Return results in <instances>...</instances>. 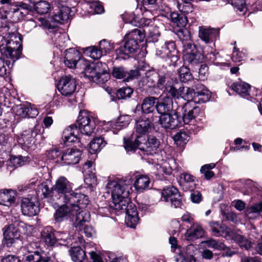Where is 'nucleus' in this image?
<instances>
[{
    "instance_id": "f8f14e48",
    "label": "nucleus",
    "mask_w": 262,
    "mask_h": 262,
    "mask_svg": "<svg viewBox=\"0 0 262 262\" xmlns=\"http://www.w3.org/2000/svg\"><path fill=\"white\" fill-rule=\"evenodd\" d=\"M57 89L60 93L63 96H71L76 88V80L71 76L62 77L59 80Z\"/></svg>"
},
{
    "instance_id": "4c0bfd02",
    "label": "nucleus",
    "mask_w": 262,
    "mask_h": 262,
    "mask_svg": "<svg viewBox=\"0 0 262 262\" xmlns=\"http://www.w3.org/2000/svg\"><path fill=\"white\" fill-rule=\"evenodd\" d=\"M36 194L38 198H47L54 195L53 187L51 188L46 183L38 185Z\"/></svg>"
},
{
    "instance_id": "09e8293b",
    "label": "nucleus",
    "mask_w": 262,
    "mask_h": 262,
    "mask_svg": "<svg viewBox=\"0 0 262 262\" xmlns=\"http://www.w3.org/2000/svg\"><path fill=\"white\" fill-rule=\"evenodd\" d=\"M84 53L87 56L94 59H99L102 56V51L99 48L96 46H91L86 48Z\"/></svg>"
},
{
    "instance_id": "c03bdc74",
    "label": "nucleus",
    "mask_w": 262,
    "mask_h": 262,
    "mask_svg": "<svg viewBox=\"0 0 262 262\" xmlns=\"http://www.w3.org/2000/svg\"><path fill=\"white\" fill-rule=\"evenodd\" d=\"M29 158L21 156H11L9 159V166L17 168L20 167L28 162Z\"/></svg>"
},
{
    "instance_id": "680f3d73",
    "label": "nucleus",
    "mask_w": 262,
    "mask_h": 262,
    "mask_svg": "<svg viewBox=\"0 0 262 262\" xmlns=\"http://www.w3.org/2000/svg\"><path fill=\"white\" fill-rule=\"evenodd\" d=\"M196 96V90L188 88L185 93V95L183 96L185 100H187V102H192L193 103H195Z\"/></svg>"
},
{
    "instance_id": "dca6fc26",
    "label": "nucleus",
    "mask_w": 262,
    "mask_h": 262,
    "mask_svg": "<svg viewBox=\"0 0 262 262\" xmlns=\"http://www.w3.org/2000/svg\"><path fill=\"white\" fill-rule=\"evenodd\" d=\"M99 67V63H97L95 64L94 63H90L89 66L83 72L84 76L88 77L90 80L94 82H102L103 80L102 77L104 76L107 81L108 77V75L104 73H101L97 69V67Z\"/></svg>"
},
{
    "instance_id": "a18cd8bd",
    "label": "nucleus",
    "mask_w": 262,
    "mask_h": 262,
    "mask_svg": "<svg viewBox=\"0 0 262 262\" xmlns=\"http://www.w3.org/2000/svg\"><path fill=\"white\" fill-rule=\"evenodd\" d=\"M179 192L177 188L173 186H169L164 188L162 192V199L165 202H168L170 199L179 196Z\"/></svg>"
},
{
    "instance_id": "1a4fd4ad",
    "label": "nucleus",
    "mask_w": 262,
    "mask_h": 262,
    "mask_svg": "<svg viewBox=\"0 0 262 262\" xmlns=\"http://www.w3.org/2000/svg\"><path fill=\"white\" fill-rule=\"evenodd\" d=\"M25 224L19 221H15L13 223L5 226L3 228L4 244H13L18 241L20 236V228H23Z\"/></svg>"
},
{
    "instance_id": "f704fd0d",
    "label": "nucleus",
    "mask_w": 262,
    "mask_h": 262,
    "mask_svg": "<svg viewBox=\"0 0 262 262\" xmlns=\"http://www.w3.org/2000/svg\"><path fill=\"white\" fill-rule=\"evenodd\" d=\"M157 98L152 97H147L145 98L142 101L141 104L142 112L144 114H149L155 110V105Z\"/></svg>"
},
{
    "instance_id": "9b49d317",
    "label": "nucleus",
    "mask_w": 262,
    "mask_h": 262,
    "mask_svg": "<svg viewBox=\"0 0 262 262\" xmlns=\"http://www.w3.org/2000/svg\"><path fill=\"white\" fill-rule=\"evenodd\" d=\"M218 230L219 235L227 240L234 241L240 246H248L250 244L249 241L243 235L234 233L225 225L219 223Z\"/></svg>"
},
{
    "instance_id": "9d476101",
    "label": "nucleus",
    "mask_w": 262,
    "mask_h": 262,
    "mask_svg": "<svg viewBox=\"0 0 262 262\" xmlns=\"http://www.w3.org/2000/svg\"><path fill=\"white\" fill-rule=\"evenodd\" d=\"M41 128V125L36 124L32 129L23 131L21 137L18 139V143L23 149H34L35 137L40 133Z\"/></svg>"
},
{
    "instance_id": "13d9d810",
    "label": "nucleus",
    "mask_w": 262,
    "mask_h": 262,
    "mask_svg": "<svg viewBox=\"0 0 262 262\" xmlns=\"http://www.w3.org/2000/svg\"><path fill=\"white\" fill-rule=\"evenodd\" d=\"M99 48L102 51V54L104 52L106 54L109 53L114 49V45L106 40H102L99 42Z\"/></svg>"
},
{
    "instance_id": "c85d7f7f",
    "label": "nucleus",
    "mask_w": 262,
    "mask_h": 262,
    "mask_svg": "<svg viewBox=\"0 0 262 262\" xmlns=\"http://www.w3.org/2000/svg\"><path fill=\"white\" fill-rule=\"evenodd\" d=\"M195 89L196 90L195 103H201L209 101L211 97V93L204 85L197 83Z\"/></svg>"
},
{
    "instance_id": "393cba45",
    "label": "nucleus",
    "mask_w": 262,
    "mask_h": 262,
    "mask_svg": "<svg viewBox=\"0 0 262 262\" xmlns=\"http://www.w3.org/2000/svg\"><path fill=\"white\" fill-rule=\"evenodd\" d=\"M16 192L11 189L0 190V204L10 206L15 203Z\"/></svg>"
},
{
    "instance_id": "79ce46f5",
    "label": "nucleus",
    "mask_w": 262,
    "mask_h": 262,
    "mask_svg": "<svg viewBox=\"0 0 262 262\" xmlns=\"http://www.w3.org/2000/svg\"><path fill=\"white\" fill-rule=\"evenodd\" d=\"M150 183L149 178L144 175H139L137 177L134 186L138 191H142L148 188Z\"/></svg>"
},
{
    "instance_id": "774afa93",
    "label": "nucleus",
    "mask_w": 262,
    "mask_h": 262,
    "mask_svg": "<svg viewBox=\"0 0 262 262\" xmlns=\"http://www.w3.org/2000/svg\"><path fill=\"white\" fill-rule=\"evenodd\" d=\"M191 200L193 203H199L202 199V194L198 191H193L190 195Z\"/></svg>"
},
{
    "instance_id": "de8ad7c7",
    "label": "nucleus",
    "mask_w": 262,
    "mask_h": 262,
    "mask_svg": "<svg viewBox=\"0 0 262 262\" xmlns=\"http://www.w3.org/2000/svg\"><path fill=\"white\" fill-rule=\"evenodd\" d=\"M63 151L57 148H54L49 150L47 154L49 159L54 161L57 163L62 164V156Z\"/></svg>"
},
{
    "instance_id": "a19ab883",
    "label": "nucleus",
    "mask_w": 262,
    "mask_h": 262,
    "mask_svg": "<svg viewBox=\"0 0 262 262\" xmlns=\"http://www.w3.org/2000/svg\"><path fill=\"white\" fill-rule=\"evenodd\" d=\"M184 88L175 85L167 84L165 85V91L173 99H179L182 97Z\"/></svg>"
},
{
    "instance_id": "39448f33",
    "label": "nucleus",
    "mask_w": 262,
    "mask_h": 262,
    "mask_svg": "<svg viewBox=\"0 0 262 262\" xmlns=\"http://www.w3.org/2000/svg\"><path fill=\"white\" fill-rule=\"evenodd\" d=\"M54 196L60 203H67L72 194L73 184L64 177H60L53 186Z\"/></svg>"
},
{
    "instance_id": "ddd939ff",
    "label": "nucleus",
    "mask_w": 262,
    "mask_h": 262,
    "mask_svg": "<svg viewBox=\"0 0 262 262\" xmlns=\"http://www.w3.org/2000/svg\"><path fill=\"white\" fill-rule=\"evenodd\" d=\"M152 121L145 116H142L136 120L134 129L138 137H145L152 128Z\"/></svg>"
},
{
    "instance_id": "5701e85b",
    "label": "nucleus",
    "mask_w": 262,
    "mask_h": 262,
    "mask_svg": "<svg viewBox=\"0 0 262 262\" xmlns=\"http://www.w3.org/2000/svg\"><path fill=\"white\" fill-rule=\"evenodd\" d=\"M56 211L54 218L56 222H60L68 217L75 215V211L68 203H63Z\"/></svg>"
},
{
    "instance_id": "0e129e2a",
    "label": "nucleus",
    "mask_w": 262,
    "mask_h": 262,
    "mask_svg": "<svg viewBox=\"0 0 262 262\" xmlns=\"http://www.w3.org/2000/svg\"><path fill=\"white\" fill-rule=\"evenodd\" d=\"M189 135L185 132H180L174 136L176 141H180L183 143H186L189 140Z\"/></svg>"
},
{
    "instance_id": "4be33fe9",
    "label": "nucleus",
    "mask_w": 262,
    "mask_h": 262,
    "mask_svg": "<svg viewBox=\"0 0 262 262\" xmlns=\"http://www.w3.org/2000/svg\"><path fill=\"white\" fill-rule=\"evenodd\" d=\"M219 35V30L214 28H206L201 27L199 28V36L206 43L213 42Z\"/></svg>"
},
{
    "instance_id": "e2e57ef3",
    "label": "nucleus",
    "mask_w": 262,
    "mask_h": 262,
    "mask_svg": "<svg viewBox=\"0 0 262 262\" xmlns=\"http://www.w3.org/2000/svg\"><path fill=\"white\" fill-rule=\"evenodd\" d=\"M89 64L90 62L85 59L81 58L80 55L79 56L77 62H76V67L74 68L82 70L83 72Z\"/></svg>"
},
{
    "instance_id": "864d4df0",
    "label": "nucleus",
    "mask_w": 262,
    "mask_h": 262,
    "mask_svg": "<svg viewBox=\"0 0 262 262\" xmlns=\"http://www.w3.org/2000/svg\"><path fill=\"white\" fill-rule=\"evenodd\" d=\"M13 138L8 133L0 134V145L5 147L4 150L9 149L11 145Z\"/></svg>"
},
{
    "instance_id": "bf43d9fd",
    "label": "nucleus",
    "mask_w": 262,
    "mask_h": 262,
    "mask_svg": "<svg viewBox=\"0 0 262 262\" xmlns=\"http://www.w3.org/2000/svg\"><path fill=\"white\" fill-rule=\"evenodd\" d=\"M169 78L168 75L164 74L163 75H159L158 77V80L157 83V87L162 90L163 88L165 89V85L166 84H170Z\"/></svg>"
},
{
    "instance_id": "4d7b16f0",
    "label": "nucleus",
    "mask_w": 262,
    "mask_h": 262,
    "mask_svg": "<svg viewBox=\"0 0 262 262\" xmlns=\"http://www.w3.org/2000/svg\"><path fill=\"white\" fill-rule=\"evenodd\" d=\"M127 71L123 67L114 68L112 72L113 76L117 79H124L126 81Z\"/></svg>"
},
{
    "instance_id": "a211bd4d",
    "label": "nucleus",
    "mask_w": 262,
    "mask_h": 262,
    "mask_svg": "<svg viewBox=\"0 0 262 262\" xmlns=\"http://www.w3.org/2000/svg\"><path fill=\"white\" fill-rule=\"evenodd\" d=\"M159 121L161 126L165 129H172L182 125L177 113L164 114L160 117Z\"/></svg>"
},
{
    "instance_id": "412c9836",
    "label": "nucleus",
    "mask_w": 262,
    "mask_h": 262,
    "mask_svg": "<svg viewBox=\"0 0 262 262\" xmlns=\"http://www.w3.org/2000/svg\"><path fill=\"white\" fill-rule=\"evenodd\" d=\"M124 147L127 152H134L137 148L141 150L142 142L145 141V138L132 135L129 137H124Z\"/></svg>"
},
{
    "instance_id": "6e6d98bb",
    "label": "nucleus",
    "mask_w": 262,
    "mask_h": 262,
    "mask_svg": "<svg viewBox=\"0 0 262 262\" xmlns=\"http://www.w3.org/2000/svg\"><path fill=\"white\" fill-rule=\"evenodd\" d=\"M133 92V90L130 88H122L117 91L116 96L118 99H125L130 97Z\"/></svg>"
},
{
    "instance_id": "6ab92c4d",
    "label": "nucleus",
    "mask_w": 262,
    "mask_h": 262,
    "mask_svg": "<svg viewBox=\"0 0 262 262\" xmlns=\"http://www.w3.org/2000/svg\"><path fill=\"white\" fill-rule=\"evenodd\" d=\"M17 116L21 118H35L38 114V110L30 104H20L13 107Z\"/></svg>"
},
{
    "instance_id": "72a5a7b5",
    "label": "nucleus",
    "mask_w": 262,
    "mask_h": 262,
    "mask_svg": "<svg viewBox=\"0 0 262 262\" xmlns=\"http://www.w3.org/2000/svg\"><path fill=\"white\" fill-rule=\"evenodd\" d=\"M41 238L47 246H54L56 238L51 227H47L41 232Z\"/></svg>"
},
{
    "instance_id": "bb28decb",
    "label": "nucleus",
    "mask_w": 262,
    "mask_h": 262,
    "mask_svg": "<svg viewBox=\"0 0 262 262\" xmlns=\"http://www.w3.org/2000/svg\"><path fill=\"white\" fill-rule=\"evenodd\" d=\"M204 233V230L200 224L193 223L191 227L187 230L185 234V238L189 241H194L201 237Z\"/></svg>"
},
{
    "instance_id": "4468645a",
    "label": "nucleus",
    "mask_w": 262,
    "mask_h": 262,
    "mask_svg": "<svg viewBox=\"0 0 262 262\" xmlns=\"http://www.w3.org/2000/svg\"><path fill=\"white\" fill-rule=\"evenodd\" d=\"M21 210L23 214L29 216L36 215L39 209L35 199L32 198H23L21 202Z\"/></svg>"
},
{
    "instance_id": "338daca9",
    "label": "nucleus",
    "mask_w": 262,
    "mask_h": 262,
    "mask_svg": "<svg viewBox=\"0 0 262 262\" xmlns=\"http://www.w3.org/2000/svg\"><path fill=\"white\" fill-rule=\"evenodd\" d=\"M234 50L233 52L232 55V61L235 62L242 61L245 57L244 53L239 51L238 49H236V47H234Z\"/></svg>"
},
{
    "instance_id": "0eeeda50",
    "label": "nucleus",
    "mask_w": 262,
    "mask_h": 262,
    "mask_svg": "<svg viewBox=\"0 0 262 262\" xmlns=\"http://www.w3.org/2000/svg\"><path fill=\"white\" fill-rule=\"evenodd\" d=\"M181 109L182 115L184 124L186 126L185 127L189 134H195L196 127L194 124H189V122L194 119L199 115L200 109L198 106L193 105L192 102H187L184 105L179 107Z\"/></svg>"
},
{
    "instance_id": "6e6552de",
    "label": "nucleus",
    "mask_w": 262,
    "mask_h": 262,
    "mask_svg": "<svg viewBox=\"0 0 262 262\" xmlns=\"http://www.w3.org/2000/svg\"><path fill=\"white\" fill-rule=\"evenodd\" d=\"M70 1L54 0L52 2L55 8L52 17L53 21L62 24L68 20L72 6L70 4Z\"/></svg>"
},
{
    "instance_id": "7ed1b4c3",
    "label": "nucleus",
    "mask_w": 262,
    "mask_h": 262,
    "mask_svg": "<svg viewBox=\"0 0 262 262\" xmlns=\"http://www.w3.org/2000/svg\"><path fill=\"white\" fill-rule=\"evenodd\" d=\"M106 188L108 193L111 192L112 203L110 206L113 209L115 206L120 205L123 200L128 199L130 188L129 181H111L108 183Z\"/></svg>"
},
{
    "instance_id": "473e14b6",
    "label": "nucleus",
    "mask_w": 262,
    "mask_h": 262,
    "mask_svg": "<svg viewBox=\"0 0 262 262\" xmlns=\"http://www.w3.org/2000/svg\"><path fill=\"white\" fill-rule=\"evenodd\" d=\"M231 88L237 94L242 97L249 95L250 86L247 83L238 81L232 84Z\"/></svg>"
},
{
    "instance_id": "e433bc0d",
    "label": "nucleus",
    "mask_w": 262,
    "mask_h": 262,
    "mask_svg": "<svg viewBox=\"0 0 262 262\" xmlns=\"http://www.w3.org/2000/svg\"><path fill=\"white\" fill-rule=\"evenodd\" d=\"M262 212V201L247 208L245 215L249 219H255Z\"/></svg>"
},
{
    "instance_id": "052dcab7",
    "label": "nucleus",
    "mask_w": 262,
    "mask_h": 262,
    "mask_svg": "<svg viewBox=\"0 0 262 262\" xmlns=\"http://www.w3.org/2000/svg\"><path fill=\"white\" fill-rule=\"evenodd\" d=\"M88 219H88L86 221L82 222V226L81 227V229H79L76 227V228L79 231H82V230H83V232L85 233V235L87 237H91L95 234V231L92 226L84 225V223L88 220Z\"/></svg>"
},
{
    "instance_id": "58836bf2",
    "label": "nucleus",
    "mask_w": 262,
    "mask_h": 262,
    "mask_svg": "<svg viewBox=\"0 0 262 262\" xmlns=\"http://www.w3.org/2000/svg\"><path fill=\"white\" fill-rule=\"evenodd\" d=\"M106 142L104 140V138L100 137L94 139L90 143V152L91 154H95L103 148L106 144Z\"/></svg>"
},
{
    "instance_id": "f3484780",
    "label": "nucleus",
    "mask_w": 262,
    "mask_h": 262,
    "mask_svg": "<svg viewBox=\"0 0 262 262\" xmlns=\"http://www.w3.org/2000/svg\"><path fill=\"white\" fill-rule=\"evenodd\" d=\"M81 152L76 148H68L63 152L62 165H70L78 163L80 160Z\"/></svg>"
},
{
    "instance_id": "2eb2a0df",
    "label": "nucleus",
    "mask_w": 262,
    "mask_h": 262,
    "mask_svg": "<svg viewBox=\"0 0 262 262\" xmlns=\"http://www.w3.org/2000/svg\"><path fill=\"white\" fill-rule=\"evenodd\" d=\"M184 60L190 63L196 64L199 62L201 54L198 53L195 46L191 42L186 43L183 48Z\"/></svg>"
},
{
    "instance_id": "f03ea898",
    "label": "nucleus",
    "mask_w": 262,
    "mask_h": 262,
    "mask_svg": "<svg viewBox=\"0 0 262 262\" xmlns=\"http://www.w3.org/2000/svg\"><path fill=\"white\" fill-rule=\"evenodd\" d=\"M67 203H69L75 211V227L81 229L82 222L89 218L90 214L85 211H80V209L85 208L89 204V201L88 196L81 193L72 192Z\"/></svg>"
},
{
    "instance_id": "423d86ee",
    "label": "nucleus",
    "mask_w": 262,
    "mask_h": 262,
    "mask_svg": "<svg viewBox=\"0 0 262 262\" xmlns=\"http://www.w3.org/2000/svg\"><path fill=\"white\" fill-rule=\"evenodd\" d=\"M114 209L120 211L125 210L126 214L125 223L128 227L135 228L139 222L138 213L136 207L129 199H126L121 202L120 205L114 206Z\"/></svg>"
},
{
    "instance_id": "5fc2aeb1",
    "label": "nucleus",
    "mask_w": 262,
    "mask_h": 262,
    "mask_svg": "<svg viewBox=\"0 0 262 262\" xmlns=\"http://www.w3.org/2000/svg\"><path fill=\"white\" fill-rule=\"evenodd\" d=\"M231 4L237 11L241 13V14L244 15L247 12V8L245 0H232Z\"/></svg>"
},
{
    "instance_id": "c9c22d12",
    "label": "nucleus",
    "mask_w": 262,
    "mask_h": 262,
    "mask_svg": "<svg viewBox=\"0 0 262 262\" xmlns=\"http://www.w3.org/2000/svg\"><path fill=\"white\" fill-rule=\"evenodd\" d=\"M69 252L74 262H83L86 257L85 252L81 247H71Z\"/></svg>"
},
{
    "instance_id": "3c124183",
    "label": "nucleus",
    "mask_w": 262,
    "mask_h": 262,
    "mask_svg": "<svg viewBox=\"0 0 262 262\" xmlns=\"http://www.w3.org/2000/svg\"><path fill=\"white\" fill-rule=\"evenodd\" d=\"M34 8L37 12L40 14L47 13L50 10L49 3L45 1H40L34 5Z\"/></svg>"
},
{
    "instance_id": "8fccbe9b",
    "label": "nucleus",
    "mask_w": 262,
    "mask_h": 262,
    "mask_svg": "<svg viewBox=\"0 0 262 262\" xmlns=\"http://www.w3.org/2000/svg\"><path fill=\"white\" fill-rule=\"evenodd\" d=\"M145 9H150L151 11L163 10V6L160 4L158 0H142Z\"/></svg>"
},
{
    "instance_id": "49530a36",
    "label": "nucleus",
    "mask_w": 262,
    "mask_h": 262,
    "mask_svg": "<svg viewBox=\"0 0 262 262\" xmlns=\"http://www.w3.org/2000/svg\"><path fill=\"white\" fill-rule=\"evenodd\" d=\"M181 178L183 179L184 182L183 186L186 190H190L192 191L194 188L195 185L194 177L188 173H183L181 176Z\"/></svg>"
},
{
    "instance_id": "aec40b11",
    "label": "nucleus",
    "mask_w": 262,
    "mask_h": 262,
    "mask_svg": "<svg viewBox=\"0 0 262 262\" xmlns=\"http://www.w3.org/2000/svg\"><path fill=\"white\" fill-rule=\"evenodd\" d=\"M171 249L173 252L178 254L179 257L176 258L177 262H183L186 259L189 260L190 262L196 261L190 247H171Z\"/></svg>"
},
{
    "instance_id": "603ef678",
    "label": "nucleus",
    "mask_w": 262,
    "mask_h": 262,
    "mask_svg": "<svg viewBox=\"0 0 262 262\" xmlns=\"http://www.w3.org/2000/svg\"><path fill=\"white\" fill-rule=\"evenodd\" d=\"M178 74L180 79L183 82H186L192 78V75L189 71V69L185 66H182L179 69Z\"/></svg>"
},
{
    "instance_id": "20e7f679",
    "label": "nucleus",
    "mask_w": 262,
    "mask_h": 262,
    "mask_svg": "<svg viewBox=\"0 0 262 262\" xmlns=\"http://www.w3.org/2000/svg\"><path fill=\"white\" fill-rule=\"evenodd\" d=\"M144 37V34L142 33L140 30L133 29L125 35L124 43L116 50L117 54L128 55L136 53L139 49L138 41H142Z\"/></svg>"
},
{
    "instance_id": "b1692460",
    "label": "nucleus",
    "mask_w": 262,
    "mask_h": 262,
    "mask_svg": "<svg viewBox=\"0 0 262 262\" xmlns=\"http://www.w3.org/2000/svg\"><path fill=\"white\" fill-rule=\"evenodd\" d=\"M172 100L169 96H165L158 100L155 105L157 112L161 116L168 114L172 109Z\"/></svg>"
},
{
    "instance_id": "cd10ccee",
    "label": "nucleus",
    "mask_w": 262,
    "mask_h": 262,
    "mask_svg": "<svg viewBox=\"0 0 262 262\" xmlns=\"http://www.w3.org/2000/svg\"><path fill=\"white\" fill-rule=\"evenodd\" d=\"M21 53L19 50H13L6 47L2 52V58L4 60L3 62H5L9 67L12 62V67L14 62L19 59Z\"/></svg>"
},
{
    "instance_id": "37998d69",
    "label": "nucleus",
    "mask_w": 262,
    "mask_h": 262,
    "mask_svg": "<svg viewBox=\"0 0 262 262\" xmlns=\"http://www.w3.org/2000/svg\"><path fill=\"white\" fill-rule=\"evenodd\" d=\"M176 35L183 44V47L186 43L191 42V35L190 32L186 28H179L174 31Z\"/></svg>"
},
{
    "instance_id": "69168bd1",
    "label": "nucleus",
    "mask_w": 262,
    "mask_h": 262,
    "mask_svg": "<svg viewBox=\"0 0 262 262\" xmlns=\"http://www.w3.org/2000/svg\"><path fill=\"white\" fill-rule=\"evenodd\" d=\"M6 48L13 50H19L21 52L23 46L19 41L10 40L8 42Z\"/></svg>"
},
{
    "instance_id": "f257e3e1",
    "label": "nucleus",
    "mask_w": 262,
    "mask_h": 262,
    "mask_svg": "<svg viewBox=\"0 0 262 262\" xmlns=\"http://www.w3.org/2000/svg\"><path fill=\"white\" fill-rule=\"evenodd\" d=\"M97 120L95 117L85 111L79 113L76 124L67 127L63 132L62 139L66 144L75 142L78 135L81 134L91 136L96 127Z\"/></svg>"
},
{
    "instance_id": "2f4dec72",
    "label": "nucleus",
    "mask_w": 262,
    "mask_h": 262,
    "mask_svg": "<svg viewBox=\"0 0 262 262\" xmlns=\"http://www.w3.org/2000/svg\"><path fill=\"white\" fill-rule=\"evenodd\" d=\"M95 169L94 164L90 161L85 163L83 167V172L84 174V181L88 183L90 181L91 184L96 182Z\"/></svg>"
},
{
    "instance_id": "ea45409f",
    "label": "nucleus",
    "mask_w": 262,
    "mask_h": 262,
    "mask_svg": "<svg viewBox=\"0 0 262 262\" xmlns=\"http://www.w3.org/2000/svg\"><path fill=\"white\" fill-rule=\"evenodd\" d=\"M144 32L147 34L149 42H157L158 40L160 33L156 26H147L144 29Z\"/></svg>"
},
{
    "instance_id": "c756f323",
    "label": "nucleus",
    "mask_w": 262,
    "mask_h": 262,
    "mask_svg": "<svg viewBox=\"0 0 262 262\" xmlns=\"http://www.w3.org/2000/svg\"><path fill=\"white\" fill-rule=\"evenodd\" d=\"M80 55V53L73 48H70L65 52L64 64L68 68L73 69L76 67V62Z\"/></svg>"
},
{
    "instance_id": "7c9ffc66",
    "label": "nucleus",
    "mask_w": 262,
    "mask_h": 262,
    "mask_svg": "<svg viewBox=\"0 0 262 262\" xmlns=\"http://www.w3.org/2000/svg\"><path fill=\"white\" fill-rule=\"evenodd\" d=\"M160 142L154 137H149L147 140L142 142L141 150L146 152L147 155L152 154L159 147Z\"/></svg>"
},
{
    "instance_id": "a878e982",
    "label": "nucleus",
    "mask_w": 262,
    "mask_h": 262,
    "mask_svg": "<svg viewBox=\"0 0 262 262\" xmlns=\"http://www.w3.org/2000/svg\"><path fill=\"white\" fill-rule=\"evenodd\" d=\"M163 50L167 53L168 59L170 60L169 64L175 66L179 58L174 42L173 41L166 42Z\"/></svg>"
}]
</instances>
